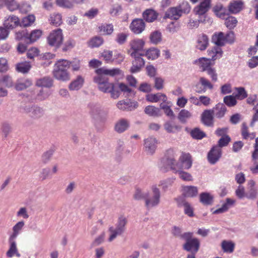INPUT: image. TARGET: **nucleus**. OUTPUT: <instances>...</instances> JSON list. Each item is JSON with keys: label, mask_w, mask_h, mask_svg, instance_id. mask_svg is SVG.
<instances>
[{"label": "nucleus", "mask_w": 258, "mask_h": 258, "mask_svg": "<svg viewBox=\"0 0 258 258\" xmlns=\"http://www.w3.org/2000/svg\"><path fill=\"white\" fill-rule=\"evenodd\" d=\"M75 44V41L72 39L68 40L64 44L62 47V51L64 52L67 51L68 50L72 49Z\"/></svg>", "instance_id": "64"}, {"label": "nucleus", "mask_w": 258, "mask_h": 258, "mask_svg": "<svg viewBox=\"0 0 258 258\" xmlns=\"http://www.w3.org/2000/svg\"><path fill=\"white\" fill-rule=\"evenodd\" d=\"M24 225L23 221H20L18 222L13 228V233L10 236V238L11 239H15L19 233L20 231L22 229Z\"/></svg>", "instance_id": "50"}, {"label": "nucleus", "mask_w": 258, "mask_h": 258, "mask_svg": "<svg viewBox=\"0 0 258 258\" xmlns=\"http://www.w3.org/2000/svg\"><path fill=\"white\" fill-rule=\"evenodd\" d=\"M84 83V78L81 76H78L75 80L70 83L69 88L71 90H78L82 87Z\"/></svg>", "instance_id": "32"}, {"label": "nucleus", "mask_w": 258, "mask_h": 258, "mask_svg": "<svg viewBox=\"0 0 258 258\" xmlns=\"http://www.w3.org/2000/svg\"><path fill=\"white\" fill-rule=\"evenodd\" d=\"M157 140L153 137H149L144 140L145 151L149 154H153L157 148Z\"/></svg>", "instance_id": "15"}, {"label": "nucleus", "mask_w": 258, "mask_h": 258, "mask_svg": "<svg viewBox=\"0 0 258 258\" xmlns=\"http://www.w3.org/2000/svg\"><path fill=\"white\" fill-rule=\"evenodd\" d=\"M39 54V50L38 48L32 47L30 48L27 52V56L28 58L33 59L34 57L38 56Z\"/></svg>", "instance_id": "61"}, {"label": "nucleus", "mask_w": 258, "mask_h": 258, "mask_svg": "<svg viewBox=\"0 0 258 258\" xmlns=\"http://www.w3.org/2000/svg\"><path fill=\"white\" fill-rule=\"evenodd\" d=\"M112 55V51L108 50H104L101 53V56L107 63L113 61Z\"/></svg>", "instance_id": "59"}, {"label": "nucleus", "mask_w": 258, "mask_h": 258, "mask_svg": "<svg viewBox=\"0 0 258 258\" xmlns=\"http://www.w3.org/2000/svg\"><path fill=\"white\" fill-rule=\"evenodd\" d=\"M52 84L53 81L50 77H44L36 82L37 86L42 87L49 88L52 86Z\"/></svg>", "instance_id": "40"}, {"label": "nucleus", "mask_w": 258, "mask_h": 258, "mask_svg": "<svg viewBox=\"0 0 258 258\" xmlns=\"http://www.w3.org/2000/svg\"><path fill=\"white\" fill-rule=\"evenodd\" d=\"M15 239H11V238H9L10 247L6 253V255L8 257H12L14 255H16L17 257L21 256V254L18 252Z\"/></svg>", "instance_id": "21"}, {"label": "nucleus", "mask_w": 258, "mask_h": 258, "mask_svg": "<svg viewBox=\"0 0 258 258\" xmlns=\"http://www.w3.org/2000/svg\"><path fill=\"white\" fill-rule=\"evenodd\" d=\"M144 42L141 39H136L132 41L130 43L131 49L128 50V53L136 52L137 54H142L140 52L144 45Z\"/></svg>", "instance_id": "17"}, {"label": "nucleus", "mask_w": 258, "mask_h": 258, "mask_svg": "<svg viewBox=\"0 0 258 258\" xmlns=\"http://www.w3.org/2000/svg\"><path fill=\"white\" fill-rule=\"evenodd\" d=\"M213 11L218 17L221 19H225L229 15L226 8L224 7L221 4L216 5L213 7Z\"/></svg>", "instance_id": "25"}, {"label": "nucleus", "mask_w": 258, "mask_h": 258, "mask_svg": "<svg viewBox=\"0 0 258 258\" xmlns=\"http://www.w3.org/2000/svg\"><path fill=\"white\" fill-rule=\"evenodd\" d=\"M235 90L237 91L235 97L237 99L243 100L247 97V94L243 87H236Z\"/></svg>", "instance_id": "51"}, {"label": "nucleus", "mask_w": 258, "mask_h": 258, "mask_svg": "<svg viewBox=\"0 0 258 258\" xmlns=\"http://www.w3.org/2000/svg\"><path fill=\"white\" fill-rule=\"evenodd\" d=\"M0 5L1 6H6L11 11H15L18 8V4L15 0L1 1Z\"/></svg>", "instance_id": "43"}, {"label": "nucleus", "mask_w": 258, "mask_h": 258, "mask_svg": "<svg viewBox=\"0 0 258 258\" xmlns=\"http://www.w3.org/2000/svg\"><path fill=\"white\" fill-rule=\"evenodd\" d=\"M95 72L97 76L94 77L93 81L99 86L109 80L108 78L106 76V75L114 77L120 74L121 71L117 68L107 69L105 68H100L96 69Z\"/></svg>", "instance_id": "2"}, {"label": "nucleus", "mask_w": 258, "mask_h": 258, "mask_svg": "<svg viewBox=\"0 0 258 258\" xmlns=\"http://www.w3.org/2000/svg\"><path fill=\"white\" fill-rule=\"evenodd\" d=\"M32 85V82L28 79L19 81L15 85V89L18 91L24 90Z\"/></svg>", "instance_id": "42"}, {"label": "nucleus", "mask_w": 258, "mask_h": 258, "mask_svg": "<svg viewBox=\"0 0 258 258\" xmlns=\"http://www.w3.org/2000/svg\"><path fill=\"white\" fill-rule=\"evenodd\" d=\"M241 136L245 140H253L255 137L254 133H249L245 123H243L241 130Z\"/></svg>", "instance_id": "37"}, {"label": "nucleus", "mask_w": 258, "mask_h": 258, "mask_svg": "<svg viewBox=\"0 0 258 258\" xmlns=\"http://www.w3.org/2000/svg\"><path fill=\"white\" fill-rule=\"evenodd\" d=\"M231 139L228 135L222 137L218 141V145L217 146L219 147L220 148L226 146L228 145Z\"/></svg>", "instance_id": "62"}, {"label": "nucleus", "mask_w": 258, "mask_h": 258, "mask_svg": "<svg viewBox=\"0 0 258 258\" xmlns=\"http://www.w3.org/2000/svg\"><path fill=\"white\" fill-rule=\"evenodd\" d=\"M200 201L204 205H211L213 202V197L208 192H202L200 195Z\"/></svg>", "instance_id": "36"}, {"label": "nucleus", "mask_w": 258, "mask_h": 258, "mask_svg": "<svg viewBox=\"0 0 258 258\" xmlns=\"http://www.w3.org/2000/svg\"><path fill=\"white\" fill-rule=\"evenodd\" d=\"M201 121L207 126L213 127L214 126V114L211 109H206L203 111L201 115Z\"/></svg>", "instance_id": "13"}, {"label": "nucleus", "mask_w": 258, "mask_h": 258, "mask_svg": "<svg viewBox=\"0 0 258 258\" xmlns=\"http://www.w3.org/2000/svg\"><path fill=\"white\" fill-rule=\"evenodd\" d=\"M31 116L34 118H38L43 115V110L39 107H33L30 110Z\"/></svg>", "instance_id": "58"}, {"label": "nucleus", "mask_w": 258, "mask_h": 258, "mask_svg": "<svg viewBox=\"0 0 258 258\" xmlns=\"http://www.w3.org/2000/svg\"><path fill=\"white\" fill-rule=\"evenodd\" d=\"M35 17L33 15H29L23 18L20 23V25L24 27L31 26L35 21Z\"/></svg>", "instance_id": "45"}, {"label": "nucleus", "mask_w": 258, "mask_h": 258, "mask_svg": "<svg viewBox=\"0 0 258 258\" xmlns=\"http://www.w3.org/2000/svg\"><path fill=\"white\" fill-rule=\"evenodd\" d=\"M160 54V51L159 49L155 48H151L147 50L146 52V56L149 59H155L157 58Z\"/></svg>", "instance_id": "44"}, {"label": "nucleus", "mask_w": 258, "mask_h": 258, "mask_svg": "<svg viewBox=\"0 0 258 258\" xmlns=\"http://www.w3.org/2000/svg\"><path fill=\"white\" fill-rule=\"evenodd\" d=\"M208 55L211 57V60L214 61L221 58L223 54V51L221 47L214 46L207 51Z\"/></svg>", "instance_id": "22"}, {"label": "nucleus", "mask_w": 258, "mask_h": 258, "mask_svg": "<svg viewBox=\"0 0 258 258\" xmlns=\"http://www.w3.org/2000/svg\"><path fill=\"white\" fill-rule=\"evenodd\" d=\"M195 63L199 65L200 68L202 69V71H207L211 67V60L206 57H202L195 60Z\"/></svg>", "instance_id": "33"}, {"label": "nucleus", "mask_w": 258, "mask_h": 258, "mask_svg": "<svg viewBox=\"0 0 258 258\" xmlns=\"http://www.w3.org/2000/svg\"><path fill=\"white\" fill-rule=\"evenodd\" d=\"M114 87V84L112 83H109V80L98 86L99 90L104 93H107L109 92V91H111L113 90Z\"/></svg>", "instance_id": "49"}, {"label": "nucleus", "mask_w": 258, "mask_h": 258, "mask_svg": "<svg viewBox=\"0 0 258 258\" xmlns=\"http://www.w3.org/2000/svg\"><path fill=\"white\" fill-rule=\"evenodd\" d=\"M182 191L183 197L187 198L195 197L198 193V188L195 186H183Z\"/></svg>", "instance_id": "24"}, {"label": "nucleus", "mask_w": 258, "mask_h": 258, "mask_svg": "<svg viewBox=\"0 0 258 258\" xmlns=\"http://www.w3.org/2000/svg\"><path fill=\"white\" fill-rule=\"evenodd\" d=\"M237 23V19L233 16H229L225 19V24L230 29H233L236 26Z\"/></svg>", "instance_id": "54"}, {"label": "nucleus", "mask_w": 258, "mask_h": 258, "mask_svg": "<svg viewBox=\"0 0 258 258\" xmlns=\"http://www.w3.org/2000/svg\"><path fill=\"white\" fill-rule=\"evenodd\" d=\"M28 33L25 31H18L16 33L15 38L18 40H24L27 43Z\"/></svg>", "instance_id": "63"}, {"label": "nucleus", "mask_w": 258, "mask_h": 258, "mask_svg": "<svg viewBox=\"0 0 258 258\" xmlns=\"http://www.w3.org/2000/svg\"><path fill=\"white\" fill-rule=\"evenodd\" d=\"M200 245L199 240L197 238H193L183 244V248L187 251H190L192 254H196L199 249Z\"/></svg>", "instance_id": "11"}, {"label": "nucleus", "mask_w": 258, "mask_h": 258, "mask_svg": "<svg viewBox=\"0 0 258 258\" xmlns=\"http://www.w3.org/2000/svg\"><path fill=\"white\" fill-rule=\"evenodd\" d=\"M179 160L182 164V167L185 169H188L192 166L191 157L189 153L182 152Z\"/></svg>", "instance_id": "27"}, {"label": "nucleus", "mask_w": 258, "mask_h": 258, "mask_svg": "<svg viewBox=\"0 0 258 258\" xmlns=\"http://www.w3.org/2000/svg\"><path fill=\"white\" fill-rule=\"evenodd\" d=\"M164 128L168 133H175L180 130L181 127L179 125L172 123L170 122H166L164 125Z\"/></svg>", "instance_id": "47"}, {"label": "nucleus", "mask_w": 258, "mask_h": 258, "mask_svg": "<svg viewBox=\"0 0 258 258\" xmlns=\"http://www.w3.org/2000/svg\"><path fill=\"white\" fill-rule=\"evenodd\" d=\"M177 7L181 14L182 13H188L191 9L189 4L187 2H183Z\"/></svg>", "instance_id": "57"}, {"label": "nucleus", "mask_w": 258, "mask_h": 258, "mask_svg": "<svg viewBox=\"0 0 258 258\" xmlns=\"http://www.w3.org/2000/svg\"><path fill=\"white\" fill-rule=\"evenodd\" d=\"M128 126V121L126 119H121L116 123L115 130L118 133H122L124 132Z\"/></svg>", "instance_id": "34"}, {"label": "nucleus", "mask_w": 258, "mask_h": 258, "mask_svg": "<svg viewBox=\"0 0 258 258\" xmlns=\"http://www.w3.org/2000/svg\"><path fill=\"white\" fill-rule=\"evenodd\" d=\"M49 21L54 26H59L62 23V17L60 14L54 13L50 15Z\"/></svg>", "instance_id": "48"}, {"label": "nucleus", "mask_w": 258, "mask_h": 258, "mask_svg": "<svg viewBox=\"0 0 258 258\" xmlns=\"http://www.w3.org/2000/svg\"><path fill=\"white\" fill-rule=\"evenodd\" d=\"M211 110L214 115L218 118L223 117L227 111L226 107L223 103H218Z\"/></svg>", "instance_id": "23"}, {"label": "nucleus", "mask_w": 258, "mask_h": 258, "mask_svg": "<svg viewBox=\"0 0 258 258\" xmlns=\"http://www.w3.org/2000/svg\"><path fill=\"white\" fill-rule=\"evenodd\" d=\"M63 40L62 30L57 28L53 30L47 38L48 44L51 46L58 48L61 45Z\"/></svg>", "instance_id": "6"}, {"label": "nucleus", "mask_w": 258, "mask_h": 258, "mask_svg": "<svg viewBox=\"0 0 258 258\" xmlns=\"http://www.w3.org/2000/svg\"><path fill=\"white\" fill-rule=\"evenodd\" d=\"M163 163L168 166L171 169L174 170V172L179 174V177L184 181H192V177L190 174L188 172H184L182 170H176V167L177 166V163L174 158L168 157L163 160Z\"/></svg>", "instance_id": "4"}, {"label": "nucleus", "mask_w": 258, "mask_h": 258, "mask_svg": "<svg viewBox=\"0 0 258 258\" xmlns=\"http://www.w3.org/2000/svg\"><path fill=\"white\" fill-rule=\"evenodd\" d=\"M196 48L201 51L206 49L209 45V38L208 36L202 33L197 36Z\"/></svg>", "instance_id": "14"}, {"label": "nucleus", "mask_w": 258, "mask_h": 258, "mask_svg": "<svg viewBox=\"0 0 258 258\" xmlns=\"http://www.w3.org/2000/svg\"><path fill=\"white\" fill-rule=\"evenodd\" d=\"M127 222V220L126 218L123 216H120L118 219L117 222L116 224V228H114L113 226H111L109 228L108 230L110 233L108 238L109 241H112L117 236L121 235L124 232Z\"/></svg>", "instance_id": "3"}, {"label": "nucleus", "mask_w": 258, "mask_h": 258, "mask_svg": "<svg viewBox=\"0 0 258 258\" xmlns=\"http://www.w3.org/2000/svg\"><path fill=\"white\" fill-rule=\"evenodd\" d=\"M222 154L221 149L217 146H214L208 154V159L211 164L216 163L220 158Z\"/></svg>", "instance_id": "12"}, {"label": "nucleus", "mask_w": 258, "mask_h": 258, "mask_svg": "<svg viewBox=\"0 0 258 258\" xmlns=\"http://www.w3.org/2000/svg\"><path fill=\"white\" fill-rule=\"evenodd\" d=\"M127 37L128 34L127 33H119L116 35L115 40L118 44L121 45L126 42Z\"/></svg>", "instance_id": "60"}, {"label": "nucleus", "mask_w": 258, "mask_h": 258, "mask_svg": "<svg viewBox=\"0 0 258 258\" xmlns=\"http://www.w3.org/2000/svg\"><path fill=\"white\" fill-rule=\"evenodd\" d=\"M145 112L147 115L159 117L162 115V112L160 108L153 105H149L145 108Z\"/></svg>", "instance_id": "31"}, {"label": "nucleus", "mask_w": 258, "mask_h": 258, "mask_svg": "<svg viewBox=\"0 0 258 258\" xmlns=\"http://www.w3.org/2000/svg\"><path fill=\"white\" fill-rule=\"evenodd\" d=\"M114 31V26L112 24L103 23L98 27V32L102 35H110Z\"/></svg>", "instance_id": "19"}, {"label": "nucleus", "mask_w": 258, "mask_h": 258, "mask_svg": "<svg viewBox=\"0 0 258 258\" xmlns=\"http://www.w3.org/2000/svg\"><path fill=\"white\" fill-rule=\"evenodd\" d=\"M158 13L153 9H147L143 13L144 19L147 22H153L157 19Z\"/></svg>", "instance_id": "29"}, {"label": "nucleus", "mask_w": 258, "mask_h": 258, "mask_svg": "<svg viewBox=\"0 0 258 258\" xmlns=\"http://www.w3.org/2000/svg\"><path fill=\"white\" fill-rule=\"evenodd\" d=\"M161 33L159 31H155L151 34L150 39L152 43L157 44L161 41Z\"/></svg>", "instance_id": "53"}, {"label": "nucleus", "mask_w": 258, "mask_h": 258, "mask_svg": "<svg viewBox=\"0 0 258 258\" xmlns=\"http://www.w3.org/2000/svg\"><path fill=\"white\" fill-rule=\"evenodd\" d=\"M234 244L231 241L224 240L222 242V247L225 252H232L234 250Z\"/></svg>", "instance_id": "52"}, {"label": "nucleus", "mask_w": 258, "mask_h": 258, "mask_svg": "<svg viewBox=\"0 0 258 258\" xmlns=\"http://www.w3.org/2000/svg\"><path fill=\"white\" fill-rule=\"evenodd\" d=\"M143 54H137L136 52H131V56L134 58L132 62V66L131 68V72L132 73H135L140 71L141 69L144 67L145 61L141 57Z\"/></svg>", "instance_id": "7"}, {"label": "nucleus", "mask_w": 258, "mask_h": 258, "mask_svg": "<svg viewBox=\"0 0 258 258\" xmlns=\"http://www.w3.org/2000/svg\"><path fill=\"white\" fill-rule=\"evenodd\" d=\"M31 68L29 62L24 61L18 63L16 66V70L22 73H27Z\"/></svg>", "instance_id": "38"}, {"label": "nucleus", "mask_w": 258, "mask_h": 258, "mask_svg": "<svg viewBox=\"0 0 258 258\" xmlns=\"http://www.w3.org/2000/svg\"><path fill=\"white\" fill-rule=\"evenodd\" d=\"M181 14L177 7L169 8L165 14L164 17L171 20H178L181 16Z\"/></svg>", "instance_id": "20"}, {"label": "nucleus", "mask_w": 258, "mask_h": 258, "mask_svg": "<svg viewBox=\"0 0 258 258\" xmlns=\"http://www.w3.org/2000/svg\"><path fill=\"white\" fill-rule=\"evenodd\" d=\"M191 114L187 110L182 109L179 113L178 115V119L182 122L184 123L187 118L191 117Z\"/></svg>", "instance_id": "55"}, {"label": "nucleus", "mask_w": 258, "mask_h": 258, "mask_svg": "<svg viewBox=\"0 0 258 258\" xmlns=\"http://www.w3.org/2000/svg\"><path fill=\"white\" fill-rule=\"evenodd\" d=\"M146 99L150 102H157L160 100L165 102L167 98L165 94L161 93L156 94H149L146 96Z\"/></svg>", "instance_id": "26"}, {"label": "nucleus", "mask_w": 258, "mask_h": 258, "mask_svg": "<svg viewBox=\"0 0 258 258\" xmlns=\"http://www.w3.org/2000/svg\"><path fill=\"white\" fill-rule=\"evenodd\" d=\"M70 68V63L67 59H60L54 66L53 76L56 79L67 81L70 80V75L68 70Z\"/></svg>", "instance_id": "1"}, {"label": "nucleus", "mask_w": 258, "mask_h": 258, "mask_svg": "<svg viewBox=\"0 0 258 258\" xmlns=\"http://www.w3.org/2000/svg\"><path fill=\"white\" fill-rule=\"evenodd\" d=\"M190 136L193 139L201 140L206 136V134L199 128H195L190 133Z\"/></svg>", "instance_id": "46"}, {"label": "nucleus", "mask_w": 258, "mask_h": 258, "mask_svg": "<svg viewBox=\"0 0 258 258\" xmlns=\"http://www.w3.org/2000/svg\"><path fill=\"white\" fill-rule=\"evenodd\" d=\"M129 28L133 33L138 35L145 30L146 24L143 19L136 18L132 21Z\"/></svg>", "instance_id": "8"}, {"label": "nucleus", "mask_w": 258, "mask_h": 258, "mask_svg": "<svg viewBox=\"0 0 258 258\" xmlns=\"http://www.w3.org/2000/svg\"><path fill=\"white\" fill-rule=\"evenodd\" d=\"M212 42L218 47L224 46L226 42V38L224 33L220 32L215 33L212 36Z\"/></svg>", "instance_id": "28"}, {"label": "nucleus", "mask_w": 258, "mask_h": 258, "mask_svg": "<svg viewBox=\"0 0 258 258\" xmlns=\"http://www.w3.org/2000/svg\"><path fill=\"white\" fill-rule=\"evenodd\" d=\"M104 42V39L100 36H95L91 38L88 43L90 47H98Z\"/></svg>", "instance_id": "41"}, {"label": "nucleus", "mask_w": 258, "mask_h": 258, "mask_svg": "<svg viewBox=\"0 0 258 258\" xmlns=\"http://www.w3.org/2000/svg\"><path fill=\"white\" fill-rule=\"evenodd\" d=\"M153 195L150 196L149 194H146L145 197V206L148 209H150L157 206L160 203V192L156 185L152 187Z\"/></svg>", "instance_id": "5"}, {"label": "nucleus", "mask_w": 258, "mask_h": 258, "mask_svg": "<svg viewBox=\"0 0 258 258\" xmlns=\"http://www.w3.org/2000/svg\"><path fill=\"white\" fill-rule=\"evenodd\" d=\"M224 102L229 107L235 106L237 103L236 98L235 96L229 95L224 98Z\"/></svg>", "instance_id": "56"}, {"label": "nucleus", "mask_w": 258, "mask_h": 258, "mask_svg": "<svg viewBox=\"0 0 258 258\" xmlns=\"http://www.w3.org/2000/svg\"><path fill=\"white\" fill-rule=\"evenodd\" d=\"M42 32L39 29L34 30L30 34L28 33L27 43H32L36 41L42 35Z\"/></svg>", "instance_id": "35"}, {"label": "nucleus", "mask_w": 258, "mask_h": 258, "mask_svg": "<svg viewBox=\"0 0 258 258\" xmlns=\"http://www.w3.org/2000/svg\"><path fill=\"white\" fill-rule=\"evenodd\" d=\"M117 107L123 111H132L138 107L137 101H132L130 99L119 101L116 104Z\"/></svg>", "instance_id": "9"}, {"label": "nucleus", "mask_w": 258, "mask_h": 258, "mask_svg": "<svg viewBox=\"0 0 258 258\" xmlns=\"http://www.w3.org/2000/svg\"><path fill=\"white\" fill-rule=\"evenodd\" d=\"M255 182L253 180H249L247 182L248 190L245 196L248 199H254L257 196V189L255 187Z\"/></svg>", "instance_id": "18"}, {"label": "nucleus", "mask_w": 258, "mask_h": 258, "mask_svg": "<svg viewBox=\"0 0 258 258\" xmlns=\"http://www.w3.org/2000/svg\"><path fill=\"white\" fill-rule=\"evenodd\" d=\"M211 6V0H201L200 4L194 8V12L199 16L204 15L209 11Z\"/></svg>", "instance_id": "10"}, {"label": "nucleus", "mask_w": 258, "mask_h": 258, "mask_svg": "<svg viewBox=\"0 0 258 258\" xmlns=\"http://www.w3.org/2000/svg\"><path fill=\"white\" fill-rule=\"evenodd\" d=\"M244 3L240 0H233L228 5V11L231 14H236L239 13L243 8Z\"/></svg>", "instance_id": "16"}, {"label": "nucleus", "mask_w": 258, "mask_h": 258, "mask_svg": "<svg viewBox=\"0 0 258 258\" xmlns=\"http://www.w3.org/2000/svg\"><path fill=\"white\" fill-rule=\"evenodd\" d=\"M20 24L19 18L15 16H12L9 17L5 21L4 26L7 29H13Z\"/></svg>", "instance_id": "30"}, {"label": "nucleus", "mask_w": 258, "mask_h": 258, "mask_svg": "<svg viewBox=\"0 0 258 258\" xmlns=\"http://www.w3.org/2000/svg\"><path fill=\"white\" fill-rule=\"evenodd\" d=\"M200 82L204 88L203 89L200 88L197 90V92L198 93L205 92L208 88L212 89L213 88V85L211 82L208 79L204 77H201L200 79Z\"/></svg>", "instance_id": "39"}]
</instances>
